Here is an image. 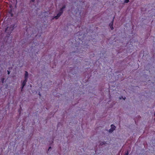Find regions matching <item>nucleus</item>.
I'll use <instances>...</instances> for the list:
<instances>
[{"label":"nucleus","instance_id":"obj_12","mask_svg":"<svg viewBox=\"0 0 155 155\" xmlns=\"http://www.w3.org/2000/svg\"><path fill=\"white\" fill-rule=\"evenodd\" d=\"M8 74L9 75L10 73V71H7Z\"/></svg>","mask_w":155,"mask_h":155},{"label":"nucleus","instance_id":"obj_13","mask_svg":"<svg viewBox=\"0 0 155 155\" xmlns=\"http://www.w3.org/2000/svg\"><path fill=\"white\" fill-rule=\"evenodd\" d=\"M35 0H31V1L32 2H33L35 1Z\"/></svg>","mask_w":155,"mask_h":155},{"label":"nucleus","instance_id":"obj_4","mask_svg":"<svg viewBox=\"0 0 155 155\" xmlns=\"http://www.w3.org/2000/svg\"><path fill=\"white\" fill-rule=\"evenodd\" d=\"M62 14L61 13L59 12L57 14L56 16L54 17V18H55L56 19H58Z\"/></svg>","mask_w":155,"mask_h":155},{"label":"nucleus","instance_id":"obj_6","mask_svg":"<svg viewBox=\"0 0 155 155\" xmlns=\"http://www.w3.org/2000/svg\"><path fill=\"white\" fill-rule=\"evenodd\" d=\"M65 7L66 6L65 5H63V7L60 9V12H59L61 13L62 14L63 13V10L65 8Z\"/></svg>","mask_w":155,"mask_h":155},{"label":"nucleus","instance_id":"obj_7","mask_svg":"<svg viewBox=\"0 0 155 155\" xmlns=\"http://www.w3.org/2000/svg\"><path fill=\"white\" fill-rule=\"evenodd\" d=\"M28 72L27 71H25V79L27 80L28 77Z\"/></svg>","mask_w":155,"mask_h":155},{"label":"nucleus","instance_id":"obj_11","mask_svg":"<svg viewBox=\"0 0 155 155\" xmlns=\"http://www.w3.org/2000/svg\"><path fill=\"white\" fill-rule=\"evenodd\" d=\"M128 151H127L125 155H128Z\"/></svg>","mask_w":155,"mask_h":155},{"label":"nucleus","instance_id":"obj_3","mask_svg":"<svg viewBox=\"0 0 155 155\" xmlns=\"http://www.w3.org/2000/svg\"><path fill=\"white\" fill-rule=\"evenodd\" d=\"M27 80L25 79L23 81L22 84V87L21 88V91H22L23 88H24L25 86V85L26 83L27 82Z\"/></svg>","mask_w":155,"mask_h":155},{"label":"nucleus","instance_id":"obj_14","mask_svg":"<svg viewBox=\"0 0 155 155\" xmlns=\"http://www.w3.org/2000/svg\"><path fill=\"white\" fill-rule=\"evenodd\" d=\"M51 147H49V149H48V150H49L50 149H51Z\"/></svg>","mask_w":155,"mask_h":155},{"label":"nucleus","instance_id":"obj_9","mask_svg":"<svg viewBox=\"0 0 155 155\" xmlns=\"http://www.w3.org/2000/svg\"><path fill=\"white\" fill-rule=\"evenodd\" d=\"M129 1V0H125V2L126 3H127Z\"/></svg>","mask_w":155,"mask_h":155},{"label":"nucleus","instance_id":"obj_10","mask_svg":"<svg viewBox=\"0 0 155 155\" xmlns=\"http://www.w3.org/2000/svg\"><path fill=\"white\" fill-rule=\"evenodd\" d=\"M121 98H123V100H125V98H126V97H124H124H120V100H121Z\"/></svg>","mask_w":155,"mask_h":155},{"label":"nucleus","instance_id":"obj_2","mask_svg":"<svg viewBox=\"0 0 155 155\" xmlns=\"http://www.w3.org/2000/svg\"><path fill=\"white\" fill-rule=\"evenodd\" d=\"M116 127L114 125H111V129L109 130V132L110 133L112 132L114 130H115Z\"/></svg>","mask_w":155,"mask_h":155},{"label":"nucleus","instance_id":"obj_8","mask_svg":"<svg viewBox=\"0 0 155 155\" xmlns=\"http://www.w3.org/2000/svg\"><path fill=\"white\" fill-rule=\"evenodd\" d=\"M1 81L2 83H3L5 80V78H2L1 79Z\"/></svg>","mask_w":155,"mask_h":155},{"label":"nucleus","instance_id":"obj_1","mask_svg":"<svg viewBox=\"0 0 155 155\" xmlns=\"http://www.w3.org/2000/svg\"><path fill=\"white\" fill-rule=\"evenodd\" d=\"M14 27L15 25L13 24L5 28V32L6 34L7 37H9L10 36L14 28Z\"/></svg>","mask_w":155,"mask_h":155},{"label":"nucleus","instance_id":"obj_5","mask_svg":"<svg viewBox=\"0 0 155 155\" xmlns=\"http://www.w3.org/2000/svg\"><path fill=\"white\" fill-rule=\"evenodd\" d=\"M113 19H114V18H113ZM114 19H113L112 21L109 24V26L110 27V28H111V30H113L114 29L113 27V22Z\"/></svg>","mask_w":155,"mask_h":155}]
</instances>
